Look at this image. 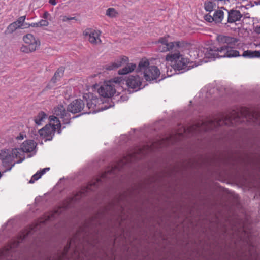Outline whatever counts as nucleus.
I'll list each match as a JSON object with an SVG mask.
<instances>
[{"mask_svg":"<svg viewBox=\"0 0 260 260\" xmlns=\"http://www.w3.org/2000/svg\"><path fill=\"white\" fill-rule=\"evenodd\" d=\"M243 119L260 124V112H252L247 108H242L239 111L233 110L230 115L222 116L219 119L205 121L201 124L198 123L189 127L188 131H207L223 125L234 126L244 121Z\"/></svg>","mask_w":260,"mask_h":260,"instance_id":"1","label":"nucleus"},{"mask_svg":"<svg viewBox=\"0 0 260 260\" xmlns=\"http://www.w3.org/2000/svg\"><path fill=\"white\" fill-rule=\"evenodd\" d=\"M169 36L161 37L158 41V50L161 52L170 51L165 57V60L175 70L181 71L185 70L188 67L189 60L183 55L185 50H188L190 44L184 41L169 42Z\"/></svg>","mask_w":260,"mask_h":260,"instance_id":"2","label":"nucleus"},{"mask_svg":"<svg viewBox=\"0 0 260 260\" xmlns=\"http://www.w3.org/2000/svg\"><path fill=\"white\" fill-rule=\"evenodd\" d=\"M56 215H58V208L56 210H54L53 213L48 215H45L44 217L45 218V219L43 220L41 219L35 224H32L25 229L19 235L17 241H15L7 248H5L0 251V258L7 254L11 249L16 247L19 243L21 242L27 236L39 230L42 224L54 218Z\"/></svg>","mask_w":260,"mask_h":260,"instance_id":"3","label":"nucleus"},{"mask_svg":"<svg viewBox=\"0 0 260 260\" xmlns=\"http://www.w3.org/2000/svg\"><path fill=\"white\" fill-rule=\"evenodd\" d=\"M0 160L3 166L7 168L6 170L10 171L16 162L23 161L22 153L18 148L2 149L0 150Z\"/></svg>","mask_w":260,"mask_h":260,"instance_id":"4","label":"nucleus"},{"mask_svg":"<svg viewBox=\"0 0 260 260\" xmlns=\"http://www.w3.org/2000/svg\"><path fill=\"white\" fill-rule=\"evenodd\" d=\"M137 71L143 72L146 80L149 81L156 80L160 74L158 67L155 66H149V61L146 58H142L140 61Z\"/></svg>","mask_w":260,"mask_h":260,"instance_id":"5","label":"nucleus"},{"mask_svg":"<svg viewBox=\"0 0 260 260\" xmlns=\"http://www.w3.org/2000/svg\"><path fill=\"white\" fill-rule=\"evenodd\" d=\"M49 124L46 125L43 128L39 131L40 135L47 140H50L54 132L57 131L60 133L61 124L58 118L54 116L49 117Z\"/></svg>","mask_w":260,"mask_h":260,"instance_id":"6","label":"nucleus"},{"mask_svg":"<svg viewBox=\"0 0 260 260\" xmlns=\"http://www.w3.org/2000/svg\"><path fill=\"white\" fill-rule=\"evenodd\" d=\"M120 77H115L112 79L105 81L98 89L99 95L104 98H111L116 93V85H119L121 82Z\"/></svg>","mask_w":260,"mask_h":260,"instance_id":"7","label":"nucleus"},{"mask_svg":"<svg viewBox=\"0 0 260 260\" xmlns=\"http://www.w3.org/2000/svg\"><path fill=\"white\" fill-rule=\"evenodd\" d=\"M23 40L25 45L22 46L20 48V50L21 52L25 53L34 52L40 45L39 40L36 39L31 34L26 35L23 37Z\"/></svg>","mask_w":260,"mask_h":260,"instance_id":"8","label":"nucleus"},{"mask_svg":"<svg viewBox=\"0 0 260 260\" xmlns=\"http://www.w3.org/2000/svg\"><path fill=\"white\" fill-rule=\"evenodd\" d=\"M221 47H216L215 46L204 48L203 50L199 52L198 55L202 56L204 55V58L215 59L216 58H221L220 52Z\"/></svg>","mask_w":260,"mask_h":260,"instance_id":"9","label":"nucleus"},{"mask_svg":"<svg viewBox=\"0 0 260 260\" xmlns=\"http://www.w3.org/2000/svg\"><path fill=\"white\" fill-rule=\"evenodd\" d=\"M101 31L87 28L83 32V35L85 38H88L89 42L93 45H97L101 43L100 39Z\"/></svg>","mask_w":260,"mask_h":260,"instance_id":"10","label":"nucleus"},{"mask_svg":"<svg viewBox=\"0 0 260 260\" xmlns=\"http://www.w3.org/2000/svg\"><path fill=\"white\" fill-rule=\"evenodd\" d=\"M129 61L128 57L125 56H120L114 62L105 66V69L107 70H115L123 65L127 64Z\"/></svg>","mask_w":260,"mask_h":260,"instance_id":"11","label":"nucleus"},{"mask_svg":"<svg viewBox=\"0 0 260 260\" xmlns=\"http://www.w3.org/2000/svg\"><path fill=\"white\" fill-rule=\"evenodd\" d=\"M126 85L129 88L137 91L142 85V79L138 75L131 76L126 80Z\"/></svg>","mask_w":260,"mask_h":260,"instance_id":"12","label":"nucleus"},{"mask_svg":"<svg viewBox=\"0 0 260 260\" xmlns=\"http://www.w3.org/2000/svg\"><path fill=\"white\" fill-rule=\"evenodd\" d=\"M84 106L85 104L83 100L76 99L69 105L68 110L72 113H77L83 110Z\"/></svg>","mask_w":260,"mask_h":260,"instance_id":"13","label":"nucleus"},{"mask_svg":"<svg viewBox=\"0 0 260 260\" xmlns=\"http://www.w3.org/2000/svg\"><path fill=\"white\" fill-rule=\"evenodd\" d=\"M36 147V143L34 140H29L24 141L21 146L19 150L22 153L23 161L25 159L24 153L32 152Z\"/></svg>","mask_w":260,"mask_h":260,"instance_id":"14","label":"nucleus"},{"mask_svg":"<svg viewBox=\"0 0 260 260\" xmlns=\"http://www.w3.org/2000/svg\"><path fill=\"white\" fill-rule=\"evenodd\" d=\"M235 46H223L221 47L220 56L221 57H237L240 55L238 51L233 50Z\"/></svg>","mask_w":260,"mask_h":260,"instance_id":"15","label":"nucleus"},{"mask_svg":"<svg viewBox=\"0 0 260 260\" xmlns=\"http://www.w3.org/2000/svg\"><path fill=\"white\" fill-rule=\"evenodd\" d=\"M218 42L221 44H226L228 46H235L238 42V40L234 37L224 35H219L217 37Z\"/></svg>","mask_w":260,"mask_h":260,"instance_id":"16","label":"nucleus"},{"mask_svg":"<svg viewBox=\"0 0 260 260\" xmlns=\"http://www.w3.org/2000/svg\"><path fill=\"white\" fill-rule=\"evenodd\" d=\"M242 17V14L240 12L236 10H231L228 11V22L232 23L240 20Z\"/></svg>","mask_w":260,"mask_h":260,"instance_id":"17","label":"nucleus"},{"mask_svg":"<svg viewBox=\"0 0 260 260\" xmlns=\"http://www.w3.org/2000/svg\"><path fill=\"white\" fill-rule=\"evenodd\" d=\"M126 66L123 68L120 69L118 73L119 75H126L129 73L132 72L136 69V64L135 63H127Z\"/></svg>","mask_w":260,"mask_h":260,"instance_id":"18","label":"nucleus"},{"mask_svg":"<svg viewBox=\"0 0 260 260\" xmlns=\"http://www.w3.org/2000/svg\"><path fill=\"white\" fill-rule=\"evenodd\" d=\"M48 115L43 111H41L34 117V122L37 125H41L47 118Z\"/></svg>","mask_w":260,"mask_h":260,"instance_id":"19","label":"nucleus"},{"mask_svg":"<svg viewBox=\"0 0 260 260\" xmlns=\"http://www.w3.org/2000/svg\"><path fill=\"white\" fill-rule=\"evenodd\" d=\"M50 170V168H45L40 171H38L35 174H34L29 181L30 183H34L36 181L40 179L41 176L44 174L47 171Z\"/></svg>","mask_w":260,"mask_h":260,"instance_id":"20","label":"nucleus"},{"mask_svg":"<svg viewBox=\"0 0 260 260\" xmlns=\"http://www.w3.org/2000/svg\"><path fill=\"white\" fill-rule=\"evenodd\" d=\"M74 238L71 239L69 242H68L67 245L65 246L64 251L62 254L60 255L57 260H64V259L68 258V251L72 244L74 242Z\"/></svg>","mask_w":260,"mask_h":260,"instance_id":"21","label":"nucleus"},{"mask_svg":"<svg viewBox=\"0 0 260 260\" xmlns=\"http://www.w3.org/2000/svg\"><path fill=\"white\" fill-rule=\"evenodd\" d=\"M242 56L246 58H253L260 57V52L258 51L246 50L243 52Z\"/></svg>","mask_w":260,"mask_h":260,"instance_id":"22","label":"nucleus"},{"mask_svg":"<svg viewBox=\"0 0 260 260\" xmlns=\"http://www.w3.org/2000/svg\"><path fill=\"white\" fill-rule=\"evenodd\" d=\"M213 16L215 23H221L224 17V12L221 10H216L214 13Z\"/></svg>","mask_w":260,"mask_h":260,"instance_id":"23","label":"nucleus"},{"mask_svg":"<svg viewBox=\"0 0 260 260\" xmlns=\"http://www.w3.org/2000/svg\"><path fill=\"white\" fill-rule=\"evenodd\" d=\"M105 15L110 18H115L119 16L118 12L114 8H109L106 10Z\"/></svg>","mask_w":260,"mask_h":260,"instance_id":"24","label":"nucleus"},{"mask_svg":"<svg viewBox=\"0 0 260 260\" xmlns=\"http://www.w3.org/2000/svg\"><path fill=\"white\" fill-rule=\"evenodd\" d=\"M66 109L65 107L61 105H58L54 107L53 109V113L57 116L61 117L65 113Z\"/></svg>","mask_w":260,"mask_h":260,"instance_id":"25","label":"nucleus"},{"mask_svg":"<svg viewBox=\"0 0 260 260\" xmlns=\"http://www.w3.org/2000/svg\"><path fill=\"white\" fill-rule=\"evenodd\" d=\"M216 4L215 2L208 1L204 4V8L206 11L211 12L215 10L216 8Z\"/></svg>","mask_w":260,"mask_h":260,"instance_id":"26","label":"nucleus"},{"mask_svg":"<svg viewBox=\"0 0 260 260\" xmlns=\"http://www.w3.org/2000/svg\"><path fill=\"white\" fill-rule=\"evenodd\" d=\"M64 69L63 67L59 68L55 73L54 77L52 79L53 83H55L56 80H58L60 78L63 76L64 74Z\"/></svg>","mask_w":260,"mask_h":260,"instance_id":"27","label":"nucleus"},{"mask_svg":"<svg viewBox=\"0 0 260 260\" xmlns=\"http://www.w3.org/2000/svg\"><path fill=\"white\" fill-rule=\"evenodd\" d=\"M19 28L16 23L13 22L11 23L5 31V35H8L13 33L17 29Z\"/></svg>","mask_w":260,"mask_h":260,"instance_id":"28","label":"nucleus"},{"mask_svg":"<svg viewBox=\"0 0 260 260\" xmlns=\"http://www.w3.org/2000/svg\"><path fill=\"white\" fill-rule=\"evenodd\" d=\"M69 112L70 111L67 110V111H65V113L60 117V118L62 119V121L64 124H69L70 122L71 117Z\"/></svg>","mask_w":260,"mask_h":260,"instance_id":"29","label":"nucleus"},{"mask_svg":"<svg viewBox=\"0 0 260 260\" xmlns=\"http://www.w3.org/2000/svg\"><path fill=\"white\" fill-rule=\"evenodd\" d=\"M238 3L241 4V6L239 7H244L246 9H248L251 7L252 5L250 3L249 0H236Z\"/></svg>","mask_w":260,"mask_h":260,"instance_id":"30","label":"nucleus"},{"mask_svg":"<svg viewBox=\"0 0 260 260\" xmlns=\"http://www.w3.org/2000/svg\"><path fill=\"white\" fill-rule=\"evenodd\" d=\"M25 20V16H21V17H19L17 21H16L14 22L16 23L17 26L19 28H20V27H21V26H22Z\"/></svg>","mask_w":260,"mask_h":260,"instance_id":"31","label":"nucleus"},{"mask_svg":"<svg viewBox=\"0 0 260 260\" xmlns=\"http://www.w3.org/2000/svg\"><path fill=\"white\" fill-rule=\"evenodd\" d=\"M204 18L206 21H207L209 22H212L213 21L214 22V19L213 15L212 16L211 15L207 14L204 16Z\"/></svg>","mask_w":260,"mask_h":260,"instance_id":"32","label":"nucleus"},{"mask_svg":"<svg viewBox=\"0 0 260 260\" xmlns=\"http://www.w3.org/2000/svg\"><path fill=\"white\" fill-rule=\"evenodd\" d=\"M48 24L49 23L47 20H41L37 25H39V26H47L48 25Z\"/></svg>","mask_w":260,"mask_h":260,"instance_id":"33","label":"nucleus"},{"mask_svg":"<svg viewBox=\"0 0 260 260\" xmlns=\"http://www.w3.org/2000/svg\"><path fill=\"white\" fill-rule=\"evenodd\" d=\"M95 106V105L94 104L92 101H88L87 103V107H88L89 109H94Z\"/></svg>","mask_w":260,"mask_h":260,"instance_id":"34","label":"nucleus"},{"mask_svg":"<svg viewBox=\"0 0 260 260\" xmlns=\"http://www.w3.org/2000/svg\"><path fill=\"white\" fill-rule=\"evenodd\" d=\"M49 16L50 14L47 11H45L43 14V17L44 19H47Z\"/></svg>","mask_w":260,"mask_h":260,"instance_id":"35","label":"nucleus"},{"mask_svg":"<svg viewBox=\"0 0 260 260\" xmlns=\"http://www.w3.org/2000/svg\"><path fill=\"white\" fill-rule=\"evenodd\" d=\"M74 17H71V18H69V17H66V16H64L63 17V18L62 19V20L63 21H68V20H72V19H74Z\"/></svg>","mask_w":260,"mask_h":260,"instance_id":"36","label":"nucleus"},{"mask_svg":"<svg viewBox=\"0 0 260 260\" xmlns=\"http://www.w3.org/2000/svg\"><path fill=\"white\" fill-rule=\"evenodd\" d=\"M49 3L52 5L55 6L56 5V0H49Z\"/></svg>","mask_w":260,"mask_h":260,"instance_id":"37","label":"nucleus"},{"mask_svg":"<svg viewBox=\"0 0 260 260\" xmlns=\"http://www.w3.org/2000/svg\"><path fill=\"white\" fill-rule=\"evenodd\" d=\"M23 138H24L23 135H22L21 134H20L19 136H18L17 137V139H19V140H22V139H23Z\"/></svg>","mask_w":260,"mask_h":260,"instance_id":"38","label":"nucleus"},{"mask_svg":"<svg viewBox=\"0 0 260 260\" xmlns=\"http://www.w3.org/2000/svg\"><path fill=\"white\" fill-rule=\"evenodd\" d=\"M38 24H39V22L38 23H31L30 24V26H32V27H39V25H37Z\"/></svg>","mask_w":260,"mask_h":260,"instance_id":"39","label":"nucleus"},{"mask_svg":"<svg viewBox=\"0 0 260 260\" xmlns=\"http://www.w3.org/2000/svg\"><path fill=\"white\" fill-rule=\"evenodd\" d=\"M127 161V160H125V161L124 160L122 163L124 164V163H125Z\"/></svg>","mask_w":260,"mask_h":260,"instance_id":"40","label":"nucleus"},{"mask_svg":"<svg viewBox=\"0 0 260 260\" xmlns=\"http://www.w3.org/2000/svg\"><path fill=\"white\" fill-rule=\"evenodd\" d=\"M258 32L260 33V27L258 29Z\"/></svg>","mask_w":260,"mask_h":260,"instance_id":"41","label":"nucleus"},{"mask_svg":"<svg viewBox=\"0 0 260 260\" xmlns=\"http://www.w3.org/2000/svg\"><path fill=\"white\" fill-rule=\"evenodd\" d=\"M78 236H79V234H78V235H76V237H75V238H76V237H78Z\"/></svg>","mask_w":260,"mask_h":260,"instance_id":"42","label":"nucleus"}]
</instances>
